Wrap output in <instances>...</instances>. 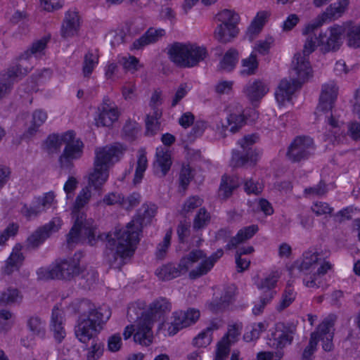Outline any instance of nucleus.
Instances as JSON below:
<instances>
[{"mask_svg":"<svg viewBox=\"0 0 360 360\" xmlns=\"http://www.w3.org/2000/svg\"><path fill=\"white\" fill-rule=\"evenodd\" d=\"M345 32L347 35L348 45L354 48L360 47V24L349 22L331 27L314 40L312 38L308 39L304 46V55L309 54L316 46H320L324 51L338 49L342 42L343 34ZM290 75L292 78L290 80L282 79L275 91V98L280 108L292 105L297 89L312 77V70L305 56H295Z\"/></svg>","mask_w":360,"mask_h":360,"instance_id":"obj_1","label":"nucleus"},{"mask_svg":"<svg viewBox=\"0 0 360 360\" xmlns=\"http://www.w3.org/2000/svg\"><path fill=\"white\" fill-rule=\"evenodd\" d=\"M124 151V148L120 143L96 150L94 167L88 176L89 186L93 189L94 192L86 187L82 190L76 199L72 210V218L75 221L69 234V243L70 240L79 241L86 238L89 243L93 244L95 230L92 227L91 222L86 220L82 209L92 195L96 193L100 195L99 191L108 179L110 165L117 162Z\"/></svg>","mask_w":360,"mask_h":360,"instance_id":"obj_2","label":"nucleus"},{"mask_svg":"<svg viewBox=\"0 0 360 360\" xmlns=\"http://www.w3.org/2000/svg\"><path fill=\"white\" fill-rule=\"evenodd\" d=\"M142 210L143 213L139 218L133 219L125 228L116 230L106 237L108 247L116 259L120 257V263H125L132 257L139 240L141 229L155 214L157 207L153 204L144 205Z\"/></svg>","mask_w":360,"mask_h":360,"instance_id":"obj_3","label":"nucleus"},{"mask_svg":"<svg viewBox=\"0 0 360 360\" xmlns=\"http://www.w3.org/2000/svg\"><path fill=\"white\" fill-rule=\"evenodd\" d=\"M222 255L221 250L210 256L201 250H193L182 257L177 268L172 264L165 265L157 269L156 274L160 279L169 280L188 273L189 278L194 279L210 271Z\"/></svg>","mask_w":360,"mask_h":360,"instance_id":"obj_4","label":"nucleus"},{"mask_svg":"<svg viewBox=\"0 0 360 360\" xmlns=\"http://www.w3.org/2000/svg\"><path fill=\"white\" fill-rule=\"evenodd\" d=\"M338 88L334 82L323 85L319 103L315 112L319 120L326 122L325 139L333 144L342 142L345 139V127L340 115L332 110L337 98Z\"/></svg>","mask_w":360,"mask_h":360,"instance_id":"obj_5","label":"nucleus"},{"mask_svg":"<svg viewBox=\"0 0 360 360\" xmlns=\"http://www.w3.org/2000/svg\"><path fill=\"white\" fill-rule=\"evenodd\" d=\"M331 268L328 262H321L316 250L305 252L302 257L288 269L290 276L295 277L302 274L305 275L304 284L308 288L319 287L325 274Z\"/></svg>","mask_w":360,"mask_h":360,"instance_id":"obj_6","label":"nucleus"},{"mask_svg":"<svg viewBox=\"0 0 360 360\" xmlns=\"http://www.w3.org/2000/svg\"><path fill=\"white\" fill-rule=\"evenodd\" d=\"M207 49L195 43H176L169 49L170 60L179 66L192 68L207 56Z\"/></svg>","mask_w":360,"mask_h":360,"instance_id":"obj_7","label":"nucleus"},{"mask_svg":"<svg viewBox=\"0 0 360 360\" xmlns=\"http://www.w3.org/2000/svg\"><path fill=\"white\" fill-rule=\"evenodd\" d=\"M171 309L170 303L165 299H160L153 302L149 312L153 319H158V333L165 337L173 336L183 329L178 316L175 311L170 316H165Z\"/></svg>","mask_w":360,"mask_h":360,"instance_id":"obj_8","label":"nucleus"},{"mask_svg":"<svg viewBox=\"0 0 360 360\" xmlns=\"http://www.w3.org/2000/svg\"><path fill=\"white\" fill-rule=\"evenodd\" d=\"M111 316L110 309L103 306L89 311L87 319H82L75 327V335L84 343L96 335Z\"/></svg>","mask_w":360,"mask_h":360,"instance_id":"obj_9","label":"nucleus"},{"mask_svg":"<svg viewBox=\"0 0 360 360\" xmlns=\"http://www.w3.org/2000/svg\"><path fill=\"white\" fill-rule=\"evenodd\" d=\"M137 315L141 314L133 325L127 326L123 332L124 338L127 340L132 335L136 342L141 345L148 346L153 341L152 325L153 319L148 309L141 312H136Z\"/></svg>","mask_w":360,"mask_h":360,"instance_id":"obj_10","label":"nucleus"},{"mask_svg":"<svg viewBox=\"0 0 360 360\" xmlns=\"http://www.w3.org/2000/svg\"><path fill=\"white\" fill-rule=\"evenodd\" d=\"M279 270L273 271L266 277L260 278L259 276L253 278V283L257 288L261 290L264 295L252 308V312L255 315L260 314L265 306L269 303L276 294L274 290L278 278L281 276Z\"/></svg>","mask_w":360,"mask_h":360,"instance_id":"obj_11","label":"nucleus"},{"mask_svg":"<svg viewBox=\"0 0 360 360\" xmlns=\"http://www.w3.org/2000/svg\"><path fill=\"white\" fill-rule=\"evenodd\" d=\"M333 319L332 318L324 320L319 326L317 331L311 334L309 343L304 350L302 354L303 360L311 359L312 354L316 349V345L319 338L323 342L322 347L325 351H330L333 349Z\"/></svg>","mask_w":360,"mask_h":360,"instance_id":"obj_12","label":"nucleus"},{"mask_svg":"<svg viewBox=\"0 0 360 360\" xmlns=\"http://www.w3.org/2000/svg\"><path fill=\"white\" fill-rule=\"evenodd\" d=\"M257 140L254 134L244 136L239 141L241 150L233 153L231 164L235 166H242L250 161L255 162L259 153L253 149V144Z\"/></svg>","mask_w":360,"mask_h":360,"instance_id":"obj_13","label":"nucleus"},{"mask_svg":"<svg viewBox=\"0 0 360 360\" xmlns=\"http://www.w3.org/2000/svg\"><path fill=\"white\" fill-rule=\"evenodd\" d=\"M66 309L65 304L58 303L52 309L49 326L58 342H61L66 337Z\"/></svg>","mask_w":360,"mask_h":360,"instance_id":"obj_14","label":"nucleus"},{"mask_svg":"<svg viewBox=\"0 0 360 360\" xmlns=\"http://www.w3.org/2000/svg\"><path fill=\"white\" fill-rule=\"evenodd\" d=\"M62 224V220L60 218H53L49 223L37 229L27 238L26 241L27 247L30 248H38L52 234L58 231Z\"/></svg>","mask_w":360,"mask_h":360,"instance_id":"obj_15","label":"nucleus"},{"mask_svg":"<svg viewBox=\"0 0 360 360\" xmlns=\"http://www.w3.org/2000/svg\"><path fill=\"white\" fill-rule=\"evenodd\" d=\"M257 118V113L255 109L245 111L241 114L240 108L237 106H229L227 109V122L232 132L236 131L248 122H252Z\"/></svg>","mask_w":360,"mask_h":360,"instance_id":"obj_16","label":"nucleus"},{"mask_svg":"<svg viewBox=\"0 0 360 360\" xmlns=\"http://www.w3.org/2000/svg\"><path fill=\"white\" fill-rule=\"evenodd\" d=\"M68 134H51L45 140L44 144L49 153H56L63 145H65L63 152L60 156L58 162L62 169L68 167Z\"/></svg>","mask_w":360,"mask_h":360,"instance_id":"obj_17","label":"nucleus"},{"mask_svg":"<svg viewBox=\"0 0 360 360\" xmlns=\"http://www.w3.org/2000/svg\"><path fill=\"white\" fill-rule=\"evenodd\" d=\"M314 151V143L309 137H297L289 147L287 155L292 161H300Z\"/></svg>","mask_w":360,"mask_h":360,"instance_id":"obj_18","label":"nucleus"},{"mask_svg":"<svg viewBox=\"0 0 360 360\" xmlns=\"http://www.w3.org/2000/svg\"><path fill=\"white\" fill-rule=\"evenodd\" d=\"M68 270V259L66 258L55 260L49 266L39 268L37 277L39 280H61L65 278Z\"/></svg>","mask_w":360,"mask_h":360,"instance_id":"obj_19","label":"nucleus"},{"mask_svg":"<svg viewBox=\"0 0 360 360\" xmlns=\"http://www.w3.org/2000/svg\"><path fill=\"white\" fill-rule=\"evenodd\" d=\"M49 40V37H44L40 39H38L34 41L28 49H27L22 55L20 56V63L15 65V66L20 67V71L24 72V68H27V72L32 69V67L27 66L26 63L32 59V58H37L45 53V49L46 48L47 43Z\"/></svg>","mask_w":360,"mask_h":360,"instance_id":"obj_20","label":"nucleus"},{"mask_svg":"<svg viewBox=\"0 0 360 360\" xmlns=\"http://www.w3.org/2000/svg\"><path fill=\"white\" fill-rule=\"evenodd\" d=\"M119 116L120 112L115 103L107 99L98 108L97 115L95 117V124L98 127H109L117 120Z\"/></svg>","mask_w":360,"mask_h":360,"instance_id":"obj_21","label":"nucleus"},{"mask_svg":"<svg viewBox=\"0 0 360 360\" xmlns=\"http://www.w3.org/2000/svg\"><path fill=\"white\" fill-rule=\"evenodd\" d=\"M347 5V0L342 2L334 3L327 8L326 11L321 16H319L314 24L308 25L304 30V34H307L315 27L321 26L327 20H331L339 18L345 11Z\"/></svg>","mask_w":360,"mask_h":360,"instance_id":"obj_22","label":"nucleus"},{"mask_svg":"<svg viewBox=\"0 0 360 360\" xmlns=\"http://www.w3.org/2000/svg\"><path fill=\"white\" fill-rule=\"evenodd\" d=\"M28 69L24 68V72L20 71L19 66H12L1 75L0 77V100L11 90L14 82H18L27 74Z\"/></svg>","mask_w":360,"mask_h":360,"instance_id":"obj_23","label":"nucleus"},{"mask_svg":"<svg viewBox=\"0 0 360 360\" xmlns=\"http://www.w3.org/2000/svg\"><path fill=\"white\" fill-rule=\"evenodd\" d=\"M233 296V288L225 289L217 288L214 290L212 301L207 304V309L217 313L225 309L232 301Z\"/></svg>","mask_w":360,"mask_h":360,"instance_id":"obj_24","label":"nucleus"},{"mask_svg":"<svg viewBox=\"0 0 360 360\" xmlns=\"http://www.w3.org/2000/svg\"><path fill=\"white\" fill-rule=\"evenodd\" d=\"M172 164L171 151L167 147L159 146L156 148L155 158L153 162V171L155 175L163 176L169 171Z\"/></svg>","mask_w":360,"mask_h":360,"instance_id":"obj_25","label":"nucleus"},{"mask_svg":"<svg viewBox=\"0 0 360 360\" xmlns=\"http://www.w3.org/2000/svg\"><path fill=\"white\" fill-rule=\"evenodd\" d=\"M292 340V332L288 330L283 323L276 325L275 330L271 333L268 345L276 348H282L288 345Z\"/></svg>","mask_w":360,"mask_h":360,"instance_id":"obj_26","label":"nucleus"},{"mask_svg":"<svg viewBox=\"0 0 360 360\" xmlns=\"http://www.w3.org/2000/svg\"><path fill=\"white\" fill-rule=\"evenodd\" d=\"M22 250V245L21 244L18 243L14 245L11 253L5 262V265L1 268L3 274L10 275L19 269L24 260Z\"/></svg>","mask_w":360,"mask_h":360,"instance_id":"obj_27","label":"nucleus"},{"mask_svg":"<svg viewBox=\"0 0 360 360\" xmlns=\"http://www.w3.org/2000/svg\"><path fill=\"white\" fill-rule=\"evenodd\" d=\"M270 13L266 11H259L251 21L246 31V37L252 41L262 30Z\"/></svg>","mask_w":360,"mask_h":360,"instance_id":"obj_28","label":"nucleus"},{"mask_svg":"<svg viewBox=\"0 0 360 360\" xmlns=\"http://www.w3.org/2000/svg\"><path fill=\"white\" fill-rule=\"evenodd\" d=\"M47 120V114L41 110H36L32 113L30 127L22 134L25 139H30L39 131L40 127Z\"/></svg>","mask_w":360,"mask_h":360,"instance_id":"obj_29","label":"nucleus"},{"mask_svg":"<svg viewBox=\"0 0 360 360\" xmlns=\"http://www.w3.org/2000/svg\"><path fill=\"white\" fill-rule=\"evenodd\" d=\"M268 91V85L262 81H255L244 89L245 94L252 103L260 100Z\"/></svg>","mask_w":360,"mask_h":360,"instance_id":"obj_30","label":"nucleus"},{"mask_svg":"<svg viewBox=\"0 0 360 360\" xmlns=\"http://www.w3.org/2000/svg\"><path fill=\"white\" fill-rule=\"evenodd\" d=\"M239 34V28L236 25H218L214 32V38L221 43L231 41Z\"/></svg>","mask_w":360,"mask_h":360,"instance_id":"obj_31","label":"nucleus"},{"mask_svg":"<svg viewBox=\"0 0 360 360\" xmlns=\"http://www.w3.org/2000/svg\"><path fill=\"white\" fill-rule=\"evenodd\" d=\"M239 58V54L236 49H230L220 58L218 68L225 72L232 71L236 66Z\"/></svg>","mask_w":360,"mask_h":360,"instance_id":"obj_32","label":"nucleus"},{"mask_svg":"<svg viewBox=\"0 0 360 360\" xmlns=\"http://www.w3.org/2000/svg\"><path fill=\"white\" fill-rule=\"evenodd\" d=\"M178 316L183 328L195 324L200 316V312L195 308H188L185 311L179 310L175 311Z\"/></svg>","mask_w":360,"mask_h":360,"instance_id":"obj_33","label":"nucleus"},{"mask_svg":"<svg viewBox=\"0 0 360 360\" xmlns=\"http://www.w3.org/2000/svg\"><path fill=\"white\" fill-rule=\"evenodd\" d=\"M268 324L266 321L253 323L245 328L243 334V340L246 342L256 341L259 339L261 333L266 329Z\"/></svg>","mask_w":360,"mask_h":360,"instance_id":"obj_34","label":"nucleus"},{"mask_svg":"<svg viewBox=\"0 0 360 360\" xmlns=\"http://www.w3.org/2000/svg\"><path fill=\"white\" fill-rule=\"evenodd\" d=\"M165 34L163 29L150 28L145 35L134 43V49H139L142 46L153 43L158 40Z\"/></svg>","mask_w":360,"mask_h":360,"instance_id":"obj_35","label":"nucleus"},{"mask_svg":"<svg viewBox=\"0 0 360 360\" xmlns=\"http://www.w3.org/2000/svg\"><path fill=\"white\" fill-rule=\"evenodd\" d=\"M242 323L240 322L231 323L228 325V330L226 333L224 335L219 341L223 344L228 345L229 347L236 343L240 335L242 329Z\"/></svg>","mask_w":360,"mask_h":360,"instance_id":"obj_36","label":"nucleus"},{"mask_svg":"<svg viewBox=\"0 0 360 360\" xmlns=\"http://www.w3.org/2000/svg\"><path fill=\"white\" fill-rule=\"evenodd\" d=\"M259 67V61L257 56L250 54L242 59L240 63V74L243 76H249L256 73Z\"/></svg>","mask_w":360,"mask_h":360,"instance_id":"obj_37","label":"nucleus"},{"mask_svg":"<svg viewBox=\"0 0 360 360\" xmlns=\"http://www.w3.org/2000/svg\"><path fill=\"white\" fill-rule=\"evenodd\" d=\"M139 200V195L134 194L131 195L128 200H124L121 196L116 193H110L104 198V202L108 205H112L115 203H120L126 209L134 207L136 205Z\"/></svg>","mask_w":360,"mask_h":360,"instance_id":"obj_38","label":"nucleus"},{"mask_svg":"<svg viewBox=\"0 0 360 360\" xmlns=\"http://www.w3.org/2000/svg\"><path fill=\"white\" fill-rule=\"evenodd\" d=\"M84 144L75 132L69 131V160L81 157Z\"/></svg>","mask_w":360,"mask_h":360,"instance_id":"obj_39","label":"nucleus"},{"mask_svg":"<svg viewBox=\"0 0 360 360\" xmlns=\"http://www.w3.org/2000/svg\"><path fill=\"white\" fill-rule=\"evenodd\" d=\"M218 25H238L240 22L239 15L233 10L224 9L216 15Z\"/></svg>","mask_w":360,"mask_h":360,"instance_id":"obj_40","label":"nucleus"},{"mask_svg":"<svg viewBox=\"0 0 360 360\" xmlns=\"http://www.w3.org/2000/svg\"><path fill=\"white\" fill-rule=\"evenodd\" d=\"M162 116L160 110H154L152 114H148L146 119V133L148 136H153L160 130L159 120Z\"/></svg>","mask_w":360,"mask_h":360,"instance_id":"obj_41","label":"nucleus"},{"mask_svg":"<svg viewBox=\"0 0 360 360\" xmlns=\"http://www.w3.org/2000/svg\"><path fill=\"white\" fill-rule=\"evenodd\" d=\"M34 200L41 213L49 209L54 208L56 205L55 195L53 192L46 193L41 196L35 198Z\"/></svg>","mask_w":360,"mask_h":360,"instance_id":"obj_42","label":"nucleus"},{"mask_svg":"<svg viewBox=\"0 0 360 360\" xmlns=\"http://www.w3.org/2000/svg\"><path fill=\"white\" fill-rule=\"evenodd\" d=\"M98 63V52L97 49L89 50L84 56L83 72L89 75Z\"/></svg>","mask_w":360,"mask_h":360,"instance_id":"obj_43","label":"nucleus"},{"mask_svg":"<svg viewBox=\"0 0 360 360\" xmlns=\"http://www.w3.org/2000/svg\"><path fill=\"white\" fill-rule=\"evenodd\" d=\"M22 295L15 288H9L3 291L0 295V306H5L20 302Z\"/></svg>","mask_w":360,"mask_h":360,"instance_id":"obj_44","label":"nucleus"},{"mask_svg":"<svg viewBox=\"0 0 360 360\" xmlns=\"http://www.w3.org/2000/svg\"><path fill=\"white\" fill-rule=\"evenodd\" d=\"M258 231L257 225L244 227L238 231L236 236L231 240L233 246L251 238Z\"/></svg>","mask_w":360,"mask_h":360,"instance_id":"obj_45","label":"nucleus"},{"mask_svg":"<svg viewBox=\"0 0 360 360\" xmlns=\"http://www.w3.org/2000/svg\"><path fill=\"white\" fill-rule=\"evenodd\" d=\"M274 44V38L267 36L264 39L257 41L252 47V53L254 55L259 54L264 56L269 52L271 46Z\"/></svg>","mask_w":360,"mask_h":360,"instance_id":"obj_46","label":"nucleus"},{"mask_svg":"<svg viewBox=\"0 0 360 360\" xmlns=\"http://www.w3.org/2000/svg\"><path fill=\"white\" fill-rule=\"evenodd\" d=\"M147 158L144 151L141 150L139 152L138 155V160L136 166V171L134 178V184H139L143 176V174L147 168Z\"/></svg>","mask_w":360,"mask_h":360,"instance_id":"obj_47","label":"nucleus"},{"mask_svg":"<svg viewBox=\"0 0 360 360\" xmlns=\"http://www.w3.org/2000/svg\"><path fill=\"white\" fill-rule=\"evenodd\" d=\"M238 181H236L234 178L228 176L222 177L219 191V196L223 198L229 197L231 194L232 191L238 186Z\"/></svg>","mask_w":360,"mask_h":360,"instance_id":"obj_48","label":"nucleus"},{"mask_svg":"<svg viewBox=\"0 0 360 360\" xmlns=\"http://www.w3.org/2000/svg\"><path fill=\"white\" fill-rule=\"evenodd\" d=\"M118 62L124 70L131 72L138 70L141 67L139 60L130 55L120 56Z\"/></svg>","mask_w":360,"mask_h":360,"instance_id":"obj_49","label":"nucleus"},{"mask_svg":"<svg viewBox=\"0 0 360 360\" xmlns=\"http://www.w3.org/2000/svg\"><path fill=\"white\" fill-rule=\"evenodd\" d=\"M28 327L34 335L43 338L45 335L46 323L39 317H32L28 321Z\"/></svg>","mask_w":360,"mask_h":360,"instance_id":"obj_50","label":"nucleus"},{"mask_svg":"<svg viewBox=\"0 0 360 360\" xmlns=\"http://www.w3.org/2000/svg\"><path fill=\"white\" fill-rule=\"evenodd\" d=\"M103 354V345L98 340H93L91 346L86 350L87 360H98Z\"/></svg>","mask_w":360,"mask_h":360,"instance_id":"obj_51","label":"nucleus"},{"mask_svg":"<svg viewBox=\"0 0 360 360\" xmlns=\"http://www.w3.org/2000/svg\"><path fill=\"white\" fill-rule=\"evenodd\" d=\"M18 229L19 226L17 224L11 223L0 233V251L6 246L9 238L17 234Z\"/></svg>","mask_w":360,"mask_h":360,"instance_id":"obj_52","label":"nucleus"},{"mask_svg":"<svg viewBox=\"0 0 360 360\" xmlns=\"http://www.w3.org/2000/svg\"><path fill=\"white\" fill-rule=\"evenodd\" d=\"M212 341V335L206 329L202 330L193 340V345L199 348L207 347Z\"/></svg>","mask_w":360,"mask_h":360,"instance_id":"obj_53","label":"nucleus"},{"mask_svg":"<svg viewBox=\"0 0 360 360\" xmlns=\"http://www.w3.org/2000/svg\"><path fill=\"white\" fill-rule=\"evenodd\" d=\"M80 26L81 20L78 13L76 11L69 13V36L77 34Z\"/></svg>","mask_w":360,"mask_h":360,"instance_id":"obj_54","label":"nucleus"},{"mask_svg":"<svg viewBox=\"0 0 360 360\" xmlns=\"http://www.w3.org/2000/svg\"><path fill=\"white\" fill-rule=\"evenodd\" d=\"M210 216L204 209H200L194 219L193 228L200 229L210 221Z\"/></svg>","mask_w":360,"mask_h":360,"instance_id":"obj_55","label":"nucleus"},{"mask_svg":"<svg viewBox=\"0 0 360 360\" xmlns=\"http://www.w3.org/2000/svg\"><path fill=\"white\" fill-rule=\"evenodd\" d=\"M20 212L27 219L34 218L41 213L34 200L31 205H23L20 208Z\"/></svg>","mask_w":360,"mask_h":360,"instance_id":"obj_56","label":"nucleus"},{"mask_svg":"<svg viewBox=\"0 0 360 360\" xmlns=\"http://www.w3.org/2000/svg\"><path fill=\"white\" fill-rule=\"evenodd\" d=\"M12 316L13 314L10 311L7 309L0 310V332L8 331L11 328V324L9 321Z\"/></svg>","mask_w":360,"mask_h":360,"instance_id":"obj_57","label":"nucleus"},{"mask_svg":"<svg viewBox=\"0 0 360 360\" xmlns=\"http://www.w3.org/2000/svg\"><path fill=\"white\" fill-rule=\"evenodd\" d=\"M229 352L230 347L228 345L218 342L212 360H226Z\"/></svg>","mask_w":360,"mask_h":360,"instance_id":"obj_58","label":"nucleus"},{"mask_svg":"<svg viewBox=\"0 0 360 360\" xmlns=\"http://www.w3.org/2000/svg\"><path fill=\"white\" fill-rule=\"evenodd\" d=\"M122 345V338L119 334H114L108 340V349L111 352L119 351Z\"/></svg>","mask_w":360,"mask_h":360,"instance_id":"obj_59","label":"nucleus"},{"mask_svg":"<svg viewBox=\"0 0 360 360\" xmlns=\"http://www.w3.org/2000/svg\"><path fill=\"white\" fill-rule=\"evenodd\" d=\"M295 293L290 287H287L280 303V308L284 309L288 307L295 300Z\"/></svg>","mask_w":360,"mask_h":360,"instance_id":"obj_60","label":"nucleus"},{"mask_svg":"<svg viewBox=\"0 0 360 360\" xmlns=\"http://www.w3.org/2000/svg\"><path fill=\"white\" fill-rule=\"evenodd\" d=\"M190 86L187 84H181L176 89L172 101V106L176 105L189 91Z\"/></svg>","mask_w":360,"mask_h":360,"instance_id":"obj_61","label":"nucleus"},{"mask_svg":"<svg viewBox=\"0 0 360 360\" xmlns=\"http://www.w3.org/2000/svg\"><path fill=\"white\" fill-rule=\"evenodd\" d=\"M244 189L248 193L258 194L262 192L263 185L259 182L255 183L252 179H250L245 183Z\"/></svg>","mask_w":360,"mask_h":360,"instance_id":"obj_62","label":"nucleus"},{"mask_svg":"<svg viewBox=\"0 0 360 360\" xmlns=\"http://www.w3.org/2000/svg\"><path fill=\"white\" fill-rule=\"evenodd\" d=\"M312 211L317 215H323L330 214L332 208L326 202H315L312 207Z\"/></svg>","mask_w":360,"mask_h":360,"instance_id":"obj_63","label":"nucleus"},{"mask_svg":"<svg viewBox=\"0 0 360 360\" xmlns=\"http://www.w3.org/2000/svg\"><path fill=\"white\" fill-rule=\"evenodd\" d=\"M283 354L280 351L275 352H262L257 354V360H280Z\"/></svg>","mask_w":360,"mask_h":360,"instance_id":"obj_64","label":"nucleus"}]
</instances>
